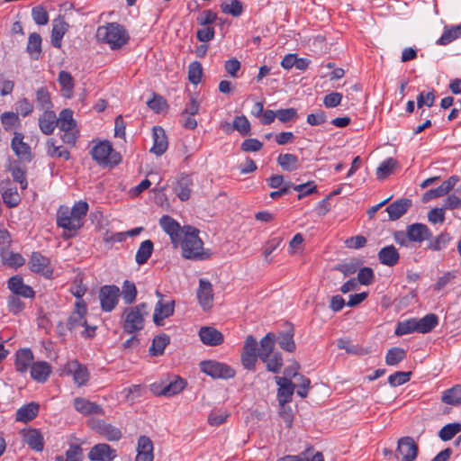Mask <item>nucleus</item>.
<instances>
[{
  "instance_id": "obj_63",
  "label": "nucleus",
  "mask_w": 461,
  "mask_h": 461,
  "mask_svg": "<svg viewBox=\"0 0 461 461\" xmlns=\"http://www.w3.org/2000/svg\"><path fill=\"white\" fill-rule=\"evenodd\" d=\"M153 443L147 436H140L138 438L137 453L153 455Z\"/></svg>"
},
{
  "instance_id": "obj_52",
  "label": "nucleus",
  "mask_w": 461,
  "mask_h": 461,
  "mask_svg": "<svg viewBox=\"0 0 461 461\" xmlns=\"http://www.w3.org/2000/svg\"><path fill=\"white\" fill-rule=\"evenodd\" d=\"M203 76V67L199 61H193L188 66V79L194 85L201 82Z\"/></svg>"
},
{
  "instance_id": "obj_45",
  "label": "nucleus",
  "mask_w": 461,
  "mask_h": 461,
  "mask_svg": "<svg viewBox=\"0 0 461 461\" xmlns=\"http://www.w3.org/2000/svg\"><path fill=\"white\" fill-rule=\"evenodd\" d=\"M137 288L133 282L125 280L122 284L121 295L125 304H131L137 297Z\"/></svg>"
},
{
  "instance_id": "obj_6",
  "label": "nucleus",
  "mask_w": 461,
  "mask_h": 461,
  "mask_svg": "<svg viewBox=\"0 0 461 461\" xmlns=\"http://www.w3.org/2000/svg\"><path fill=\"white\" fill-rule=\"evenodd\" d=\"M93 159L101 167L117 166L122 157L115 151L108 140H103L95 145L91 150Z\"/></svg>"
},
{
  "instance_id": "obj_53",
  "label": "nucleus",
  "mask_w": 461,
  "mask_h": 461,
  "mask_svg": "<svg viewBox=\"0 0 461 461\" xmlns=\"http://www.w3.org/2000/svg\"><path fill=\"white\" fill-rule=\"evenodd\" d=\"M1 122L6 131H11L19 125L20 120L17 113L5 112L1 115Z\"/></svg>"
},
{
  "instance_id": "obj_44",
  "label": "nucleus",
  "mask_w": 461,
  "mask_h": 461,
  "mask_svg": "<svg viewBox=\"0 0 461 461\" xmlns=\"http://www.w3.org/2000/svg\"><path fill=\"white\" fill-rule=\"evenodd\" d=\"M278 165L285 171H294L298 168V158L291 153L280 154L277 158Z\"/></svg>"
},
{
  "instance_id": "obj_42",
  "label": "nucleus",
  "mask_w": 461,
  "mask_h": 461,
  "mask_svg": "<svg viewBox=\"0 0 461 461\" xmlns=\"http://www.w3.org/2000/svg\"><path fill=\"white\" fill-rule=\"evenodd\" d=\"M65 456V457L61 455L56 456L54 461H82L83 449L80 445L70 444Z\"/></svg>"
},
{
  "instance_id": "obj_59",
  "label": "nucleus",
  "mask_w": 461,
  "mask_h": 461,
  "mask_svg": "<svg viewBox=\"0 0 461 461\" xmlns=\"http://www.w3.org/2000/svg\"><path fill=\"white\" fill-rule=\"evenodd\" d=\"M291 188H293L294 190H295L299 193L298 197H297L298 200H301L302 198H303L307 195H310L312 193L317 191V186L313 181H309L305 184H301V185H294L293 184V186Z\"/></svg>"
},
{
  "instance_id": "obj_49",
  "label": "nucleus",
  "mask_w": 461,
  "mask_h": 461,
  "mask_svg": "<svg viewBox=\"0 0 461 461\" xmlns=\"http://www.w3.org/2000/svg\"><path fill=\"white\" fill-rule=\"evenodd\" d=\"M58 81L62 90L66 93V95L70 96L74 88V79L70 73L64 70L60 71Z\"/></svg>"
},
{
  "instance_id": "obj_43",
  "label": "nucleus",
  "mask_w": 461,
  "mask_h": 461,
  "mask_svg": "<svg viewBox=\"0 0 461 461\" xmlns=\"http://www.w3.org/2000/svg\"><path fill=\"white\" fill-rule=\"evenodd\" d=\"M47 146V153L51 158H62L65 160H68L70 158L69 151L63 148L62 146H57L56 140L54 139H50L46 143Z\"/></svg>"
},
{
  "instance_id": "obj_58",
  "label": "nucleus",
  "mask_w": 461,
  "mask_h": 461,
  "mask_svg": "<svg viewBox=\"0 0 461 461\" xmlns=\"http://www.w3.org/2000/svg\"><path fill=\"white\" fill-rule=\"evenodd\" d=\"M221 10L224 14L238 17L243 12L242 3L240 0H231L230 3L221 5Z\"/></svg>"
},
{
  "instance_id": "obj_28",
  "label": "nucleus",
  "mask_w": 461,
  "mask_h": 461,
  "mask_svg": "<svg viewBox=\"0 0 461 461\" xmlns=\"http://www.w3.org/2000/svg\"><path fill=\"white\" fill-rule=\"evenodd\" d=\"M430 235L429 229L422 223H413L407 226L406 236L409 240L413 242H422Z\"/></svg>"
},
{
  "instance_id": "obj_37",
  "label": "nucleus",
  "mask_w": 461,
  "mask_h": 461,
  "mask_svg": "<svg viewBox=\"0 0 461 461\" xmlns=\"http://www.w3.org/2000/svg\"><path fill=\"white\" fill-rule=\"evenodd\" d=\"M154 244L150 240L142 241L136 252L135 260L138 265L145 264L151 257Z\"/></svg>"
},
{
  "instance_id": "obj_22",
  "label": "nucleus",
  "mask_w": 461,
  "mask_h": 461,
  "mask_svg": "<svg viewBox=\"0 0 461 461\" xmlns=\"http://www.w3.org/2000/svg\"><path fill=\"white\" fill-rule=\"evenodd\" d=\"M74 408L78 411L79 413L88 416L93 414L97 415H103L104 410L103 408L93 402H90L89 400L83 398V397H77L74 399Z\"/></svg>"
},
{
  "instance_id": "obj_13",
  "label": "nucleus",
  "mask_w": 461,
  "mask_h": 461,
  "mask_svg": "<svg viewBox=\"0 0 461 461\" xmlns=\"http://www.w3.org/2000/svg\"><path fill=\"white\" fill-rule=\"evenodd\" d=\"M159 225L163 230L169 235L171 242L174 246H178L185 229L183 230L180 224L168 215H163L159 220Z\"/></svg>"
},
{
  "instance_id": "obj_19",
  "label": "nucleus",
  "mask_w": 461,
  "mask_h": 461,
  "mask_svg": "<svg viewBox=\"0 0 461 461\" xmlns=\"http://www.w3.org/2000/svg\"><path fill=\"white\" fill-rule=\"evenodd\" d=\"M76 309L68 320V329L70 331L76 330L80 327L86 326V320L85 318L86 313V305L83 301H77L75 303Z\"/></svg>"
},
{
  "instance_id": "obj_48",
  "label": "nucleus",
  "mask_w": 461,
  "mask_h": 461,
  "mask_svg": "<svg viewBox=\"0 0 461 461\" xmlns=\"http://www.w3.org/2000/svg\"><path fill=\"white\" fill-rule=\"evenodd\" d=\"M461 431V423L454 422L445 425L438 432V437L443 441L452 439L457 433Z\"/></svg>"
},
{
  "instance_id": "obj_21",
  "label": "nucleus",
  "mask_w": 461,
  "mask_h": 461,
  "mask_svg": "<svg viewBox=\"0 0 461 461\" xmlns=\"http://www.w3.org/2000/svg\"><path fill=\"white\" fill-rule=\"evenodd\" d=\"M69 28L68 23L63 17L59 16L52 21L50 42L53 47L59 49L62 45V39Z\"/></svg>"
},
{
  "instance_id": "obj_31",
  "label": "nucleus",
  "mask_w": 461,
  "mask_h": 461,
  "mask_svg": "<svg viewBox=\"0 0 461 461\" xmlns=\"http://www.w3.org/2000/svg\"><path fill=\"white\" fill-rule=\"evenodd\" d=\"M40 406L36 402L23 405L16 411L15 420L21 422H29L38 416Z\"/></svg>"
},
{
  "instance_id": "obj_46",
  "label": "nucleus",
  "mask_w": 461,
  "mask_h": 461,
  "mask_svg": "<svg viewBox=\"0 0 461 461\" xmlns=\"http://www.w3.org/2000/svg\"><path fill=\"white\" fill-rule=\"evenodd\" d=\"M406 357V351L402 348H390L385 356V363L387 366H396Z\"/></svg>"
},
{
  "instance_id": "obj_24",
  "label": "nucleus",
  "mask_w": 461,
  "mask_h": 461,
  "mask_svg": "<svg viewBox=\"0 0 461 461\" xmlns=\"http://www.w3.org/2000/svg\"><path fill=\"white\" fill-rule=\"evenodd\" d=\"M23 139L24 135L23 133L15 131L11 141V148L18 158L30 160L32 155L31 147L23 141Z\"/></svg>"
},
{
  "instance_id": "obj_32",
  "label": "nucleus",
  "mask_w": 461,
  "mask_h": 461,
  "mask_svg": "<svg viewBox=\"0 0 461 461\" xmlns=\"http://www.w3.org/2000/svg\"><path fill=\"white\" fill-rule=\"evenodd\" d=\"M39 127L42 133L50 135L58 127L56 113L53 111L43 112L39 118Z\"/></svg>"
},
{
  "instance_id": "obj_30",
  "label": "nucleus",
  "mask_w": 461,
  "mask_h": 461,
  "mask_svg": "<svg viewBox=\"0 0 461 461\" xmlns=\"http://www.w3.org/2000/svg\"><path fill=\"white\" fill-rule=\"evenodd\" d=\"M51 373V366L46 361H38L31 366V376L39 383H45Z\"/></svg>"
},
{
  "instance_id": "obj_34",
  "label": "nucleus",
  "mask_w": 461,
  "mask_h": 461,
  "mask_svg": "<svg viewBox=\"0 0 461 461\" xmlns=\"http://www.w3.org/2000/svg\"><path fill=\"white\" fill-rule=\"evenodd\" d=\"M41 36L38 32H32L29 35L26 51L33 60H38L41 55Z\"/></svg>"
},
{
  "instance_id": "obj_40",
  "label": "nucleus",
  "mask_w": 461,
  "mask_h": 461,
  "mask_svg": "<svg viewBox=\"0 0 461 461\" xmlns=\"http://www.w3.org/2000/svg\"><path fill=\"white\" fill-rule=\"evenodd\" d=\"M461 36V24L446 26L441 37L437 41L439 45H447Z\"/></svg>"
},
{
  "instance_id": "obj_26",
  "label": "nucleus",
  "mask_w": 461,
  "mask_h": 461,
  "mask_svg": "<svg viewBox=\"0 0 461 461\" xmlns=\"http://www.w3.org/2000/svg\"><path fill=\"white\" fill-rule=\"evenodd\" d=\"M153 146L150 149V152L154 153L157 156H161L166 152L168 147L167 138L165 131L159 127H153Z\"/></svg>"
},
{
  "instance_id": "obj_47",
  "label": "nucleus",
  "mask_w": 461,
  "mask_h": 461,
  "mask_svg": "<svg viewBox=\"0 0 461 461\" xmlns=\"http://www.w3.org/2000/svg\"><path fill=\"white\" fill-rule=\"evenodd\" d=\"M276 341H277L279 347L287 351L294 352L295 350V343L294 340L293 332L280 333L277 337L276 336Z\"/></svg>"
},
{
  "instance_id": "obj_11",
  "label": "nucleus",
  "mask_w": 461,
  "mask_h": 461,
  "mask_svg": "<svg viewBox=\"0 0 461 461\" xmlns=\"http://www.w3.org/2000/svg\"><path fill=\"white\" fill-rule=\"evenodd\" d=\"M90 428L108 441H119L122 438V430L103 420H93Z\"/></svg>"
},
{
  "instance_id": "obj_4",
  "label": "nucleus",
  "mask_w": 461,
  "mask_h": 461,
  "mask_svg": "<svg viewBox=\"0 0 461 461\" xmlns=\"http://www.w3.org/2000/svg\"><path fill=\"white\" fill-rule=\"evenodd\" d=\"M96 38L108 44L112 50H119L128 42L130 36L122 25L110 23L97 28Z\"/></svg>"
},
{
  "instance_id": "obj_23",
  "label": "nucleus",
  "mask_w": 461,
  "mask_h": 461,
  "mask_svg": "<svg viewBox=\"0 0 461 461\" xmlns=\"http://www.w3.org/2000/svg\"><path fill=\"white\" fill-rule=\"evenodd\" d=\"M412 203L409 198H402L394 201L386 207L389 220L396 221L404 215L407 211L411 207Z\"/></svg>"
},
{
  "instance_id": "obj_20",
  "label": "nucleus",
  "mask_w": 461,
  "mask_h": 461,
  "mask_svg": "<svg viewBox=\"0 0 461 461\" xmlns=\"http://www.w3.org/2000/svg\"><path fill=\"white\" fill-rule=\"evenodd\" d=\"M197 299L201 307L204 311H208L212 306L213 291L210 281L205 279L199 280V287L197 290Z\"/></svg>"
},
{
  "instance_id": "obj_60",
  "label": "nucleus",
  "mask_w": 461,
  "mask_h": 461,
  "mask_svg": "<svg viewBox=\"0 0 461 461\" xmlns=\"http://www.w3.org/2000/svg\"><path fill=\"white\" fill-rule=\"evenodd\" d=\"M411 372L398 371L388 377V383L391 386L396 387L407 383L411 379Z\"/></svg>"
},
{
  "instance_id": "obj_14",
  "label": "nucleus",
  "mask_w": 461,
  "mask_h": 461,
  "mask_svg": "<svg viewBox=\"0 0 461 461\" xmlns=\"http://www.w3.org/2000/svg\"><path fill=\"white\" fill-rule=\"evenodd\" d=\"M418 453V447L414 440L410 437H404L398 441V447L395 452V457L399 461H413Z\"/></svg>"
},
{
  "instance_id": "obj_62",
  "label": "nucleus",
  "mask_w": 461,
  "mask_h": 461,
  "mask_svg": "<svg viewBox=\"0 0 461 461\" xmlns=\"http://www.w3.org/2000/svg\"><path fill=\"white\" fill-rule=\"evenodd\" d=\"M9 171L12 174L14 181L19 183L22 189H26L28 186V182L26 179L25 170L20 167L15 166L11 167Z\"/></svg>"
},
{
  "instance_id": "obj_56",
  "label": "nucleus",
  "mask_w": 461,
  "mask_h": 461,
  "mask_svg": "<svg viewBox=\"0 0 461 461\" xmlns=\"http://www.w3.org/2000/svg\"><path fill=\"white\" fill-rule=\"evenodd\" d=\"M414 326L416 332H429L432 330V313H428L420 320L414 319Z\"/></svg>"
},
{
  "instance_id": "obj_3",
  "label": "nucleus",
  "mask_w": 461,
  "mask_h": 461,
  "mask_svg": "<svg viewBox=\"0 0 461 461\" xmlns=\"http://www.w3.org/2000/svg\"><path fill=\"white\" fill-rule=\"evenodd\" d=\"M275 345L276 334L268 332L260 340L259 359L266 364L267 371L277 374L283 366V357L280 352H274Z\"/></svg>"
},
{
  "instance_id": "obj_51",
  "label": "nucleus",
  "mask_w": 461,
  "mask_h": 461,
  "mask_svg": "<svg viewBox=\"0 0 461 461\" xmlns=\"http://www.w3.org/2000/svg\"><path fill=\"white\" fill-rule=\"evenodd\" d=\"M185 386V382L181 378H176L174 381H171L167 384L160 394L165 396H172L180 393Z\"/></svg>"
},
{
  "instance_id": "obj_10",
  "label": "nucleus",
  "mask_w": 461,
  "mask_h": 461,
  "mask_svg": "<svg viewBox=\"0 0 461 461\" xmlns=\"http://www.w3.org/2000/svg\"><path fill=\"white\" fill-rule=\"evenodd\" d=\"M29 268L32 272L41 275L46 278H51L53 275V267L50 259L43 256L41 252H32L28 262Z\"/></svg>"
},
{
  "instance_id": "obj_18",
  "label": "nucleus",
  "mask_w": 461,
  "mask_h": 461,
  "mask_svg": "<svg viewBox=\"0 0 461 461\" xmlns=\"http://www.w3.org/2000/svg\"><path fill=\"white\" fill-rule=\"evenodd\" d=\"M66 372L73 376L74 383L77 386H82L89 380L87 368L77 360H73L66 365Z\"/></svg>"
},
{
  "instance_id": "obj_61",
  "label": "nucleus",
  "mask_w": 461,
  "mask_h": 461,
  "mask_svg": "<svg viewBox=\"0 0 461 461\" xmlns=\"http://www.w3.org/2000/svg\"><path fill=\"white\" fill-rule=\"evenodd\" d=\"M276 118L283 123L294 122L298 118L295 108L279 109L276 111Z\"/></svg>"
},
{
  "instance_id": "obj_7",
  "label": "nucleus",
  "mask_w": 461,
  "mask_h": 461,
  "mask_svg": "<svg viewBox=\"0 0 461 461\" xmlns=\"http://www.w3.org/2000/svg\"><path fill=\"white\" fill-rule=\"evenodd\" d=\"M201 371L214 379H230L235 376V370L229 365L216 360L200 363Z\"/></svg>"
},
{
  "instance_id": "obj_1",
  "label": "nucleus",
  "mask_w": 461,
  "mask_h": 461,
  "mask_svg": "<svg viewBox=\"0 0 461 461\" xmlns=\"http://www.w3.org/2000/svg\"><path fill=\"white\" fill-rule=\"evenodd\" d=\"M88 203L77 202L71 209L61 206L57 214V224L68 231H76L83 226V219L88 212Z\"/></svg>"
},
{
  "instance_id": "obj_25",
  "label": "nucleus",
  "mask_w": 461,
  "mask_h": 461,
  "mask_svg": "<svg viewBox=\"0 0 461 461\" xmlns=\"http://www.w3.org/2000/svg\"><path fill=\"white\" fill-rule=\"evenodd\" d=\"M199 337L202 342L206 346L215 347L223 342V335L213 327H202L199 330Z\"/></svg>"
},
{
  "instance_id": "obj_54",
  "label": "nucleus",
  "mask_w": 461,
  "mask_h": 461,
  "mask_svg": "<svg viewBox=\"0 0 461 461\" xmlns=\"http://www.w3.org/2000/svg\"><path fill=\"white\" fill-rule=\"evenodd\" d=\"M459 181L458 176H452L444 181L439 186L434 188V197H440L447 194Z\"/></svg>"
},
{
  "instance_id": "obj_64",
  "label": "nucleus",
  "mask_w": 461,
  "mask_h": 461,
  "mask_svg": "<svg viewBox=\"0 0 461 461\" xmlns=\"http://www.w3.org/2000/svg\"><path fill=\"white\" fill-rule=\"evenodd\" d=\"M277 461H324V456L321 452H316L311 459L302 455H288Z\"/></svg>"
},
{
  "instance_id": "obj_8",
  "label": "nucleus",
  "mask_w": 461,
  "mask_h": 461,
  "mask_svg": "<svg viewBox=\"0 0 461 461\" xmlns=\"http://www.w3.org/2000/svg\"><path fill=\"white\" fill-rule=\"evenodd\" d=\"M259 348L256 338L253 335H248L240 357L241 364L245 369L255 370L259 358Z\"/></svg>"
},
{
  "instance_id": "obj_38",
  "label": "nucleus",
  "mask_w": 461,
  "mask_h": 461,
  "mask_svg": "<svg viewBox=\"0 0 461 461\" xmlns=\"http://www.w3.org/2000/svg\"><path fill=\"white\" fill-rule=\"evenodd\" d=\"M58 127L61 131L76 129L77 123L73 118V112L70 109H64L57 118Z\"/></svg>"
},
{
  "instance_id": "obj_35",
  "label": "nucleus",
  "mask_w": 461,
  "mask_h": 461,
  "mask_svg": "<svg viewBox=\"0 0 461 461\" xmlns=\"http://www.w3.org/2000/svg\"><path fill=\"white\" fill-rule=\"evenodd\" d=\"M441 402L453 406L461 405V384H456L444 391L441 396Z\"/></svg>"
},
{
  "instance_id": "obj_33",
  "label": "nucleus",
  "mask_w": 461,
  "mask_h": 461,
  "mask_svg": "<svg viewBox=\"0 0 461 461\" xmlns=\"http://www.w3.org/2000/svg\"><path fill=\"white\" fill-rule=\"evenodd\" d=\"M399 253L393 245L385 246L378 252V259L381 264L393 267L399 261Z\"/></svg>"
},
{
  "instance_id": "obj_17",
  "label": "nucleus",
  "mask_w": 461,
  "mask_h": 461,
  "mask_svg": "<svg viewBox=\"0 0 461 461\" xmlns=\"http://www.w3.org/2000/svg\"><path fill=\"white\" fill-rule=\"evenodd\" d=\"M275 379L278 385L277 400L279 404L284 406L292 401L295 384L287 377L276 376Z\"/></svg>"
},
{
  "instance_id": "obj_16",
  "label": "nucleus",
  "mask_w": 461,
  "mask_h": 461,
  "mask_svg": "<svg viewBox=\"0 0 461 461\" xmlns=\"http://www.w3.org/2000/svg\"><path fill=\"white\" fill-rule=\"evenodd\" d=\"M116 456V450L106 443L93 446L87 454L91 461H113Z\"/></svg>"
},
{
  "instance_id": "obj_9",
  "label": "nucleus",
  "mask_w": 461,
  "mask_h": 461,
  "mask_svg": "<svg viewBox=\"0 0 461 461\" xmlns=\"http://www.w3.org/2000/svg\"><path fill=\"white\" fill-rule=\"evenodd\" d=\"M121 295L120 288L115 285H104L99 291V300L104 312H112L119 302Z\"/></svg>"
},
{
  "instance_id": "obj_41",
  "label": "nucleus",
  "mask_w": 461,
  "mask_h": 461,
  "mask_svg": "<svg viewBox=\"0 0 461 461\" xmlns=\"http://www.w3.org/2000/svg\"><path fill=\"white\" fill-rule=\"evenodd\" d=\"M36 103L37 107L43 112L52 111V102L50 94L46 87H40L36 91Z\"/></svg>"
},
{
  "instance_id": "obj_55",
  "label": "nucleus",
  "mask_w": 461,
  "mask_h": 461,
  "mask_svg": "<svg viewBox=\"0 0 461 461\" xmlns=\"http://www.w3.org/2000/svg\"><path fill=\"white\" fill-rule=\"evenodd\" d=\"M4 203L9 208L16 207L21 201L16 188H8L2 194Z\"/></svg>"
},
{
  "instance_id": "obj_39",
  "label": "nucleus",
  "mask_w": 461,
  "mask_h": 461,
  "mask_svg": "<svg viewBox=\"0 0 461 461\" xmlns=\"http://www.w3.org/2000/svg\"><path fill=\"white\" fill-rule=\"evenodd\" d=\"M169 341H170L169 336H167L165 333L156 336L153 339L152 344L149 349L150 355L155 356V357L163 355L166 347L169 344Z\"/></svg>"
},
{
  "instance_id": "obj_2",
  "label": "nucleus",
  "mask_w": 461,
  "mask_h": 461,
  "mask_svg": "<svg viewBox=\"0 0 461 461\" xmlns=\"http://www.w3.org/2000/svg\"><path fill=\"white\" fill-rule=\"evenodd\" d=\"M182 255L185 258L203 260L209 258L203 251V242L199 237V230L192 226H185L180 241Z\"/></svg>"
},
{
  "instance_id": "obj_29",
  "label": "nucleus",
  "mask_w": 461,
  "mask_h": 461,
  "mask_svg": "<svg viewBox=\"0 0 461 461\" xmlns=\"http://www.w3.org/2000/svg\"><path fill=\"white\" fill-rule=\"evenodd\" d=\"M33 353L30 348H21L16 352L15 369L17 372L23 374L26 373L29 366L33 364Z\"/></svg>"
},
{
  "instance_id": "obj_36",
  "label": "nucleus",
  "mask_w": 461,
  "mask_h": 461,
  "mask_svg": "<svg viewBox=\"0 0 461 461\" xmlns=\"http://www.w3.org/2000/svg\"><path fill=\"white\" fill-rule=\"evenodd\" d=\"M192 179L189 176H181L175 187V192L181 201H186L191 194Z\"/></svg>"
},
{
  "instance_id": "obj_15",
  "label": "nucleus",
  "mask_w": 461,
  "mask_h": 461,
  "mask_svg": "<svg viewBox=\"0 0 461 461\" xmlns=\"http://www.w3.org/2000/svg\"><path fill=\"white\" fill-rule=\"evenodd\" d=\"M7 288L12 292L13 295L32 299L35 292L32 286L24 284L23 278L20 276H14L7 281Z\"/></svg>"
},
{
  "instance_id": "obj_50",
  "label": "nucleus",
  "mask_w": 461,
  "mask_h": 461,
  "mask_svg": "<svg viewBox=\"0 0 461 461\" xmlns=\"http://www.w3.org/2000/svg\"><path fill=\"white\" fill-rule=\"evenodd\" d=\"M396 164L397 161L393 158H389L383 161L376 169V177L378 179H384L387 177L393 172Z\"/></svg>"
},
{
  "instance_id": "obj_57",
  "label": "nucleus",
  "mask_w": 461,
  "mask_h": 461,
  "mask_svg": "<svg viewBox=\"0 0 461 461\" xmlns=\"http://www.w3.org/2000/svg\"><path fill=\"white\" fill-rule=\"evenodd\" d=\"M232 129L238 131L242 136L250 132V123L246 116H236L233 120Z\"/></svg>"
},
{
  "instance_id": "obj_27",
  "label": "nucleus",
  "mask_w": 461,
  "mask_h": 461,
  "mask_svg": "<svg viewBox=\"0 0 461 461\" xmlns=\"http://www.w3.org/2000/svg\"><path fill=\"white\" fill-rule=\"evenodd\" d=\"M23 441L34 451L41 452L44 448V438L38 429L23 431Z\"/></svg>"
},
{
  "instance_id": "obj_5",
  "label": "nucleus",
  "mask_w": 461,
  "mask_h": 461,
  "mask_svg": "<svg viewBox=\"0 0 461 461\" xmlns=\"http://www.w3.org/2000/svg\"><path fill=\"white\" fill-rule=\"evenodd\" d=\"M148 304L140 303L126 307L122 315V328L127 334H135L144 329L145 317L148 315Z\"/></svg>"
},
{
  "instance_id": "obj_12",
  "label": "nucleus",
  "mask_w": 461,
  "mask_h": 461,
  "mask_svg": "<svg viewBox=\"0 0 461 461\" xmlns=\"http://www.w3.org/2000/svg\"><path fill=\"white\" fill-rule=\"evenodd\" d=\"M156 295L159 297L158 302L156 303L153 321L157 326L164 325V320L174 314L175 312V301H163V295L159 291H156Z\"/></svg>"
}]
</instances>
